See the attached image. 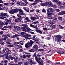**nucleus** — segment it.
Returning <instances> with one entry per match:
<instances>
[{
  "mask_svg": "<svg viewBox=\"0 0 65 65\" xmlns=\"http://www.w3.org/2000/svg\"><path fill=\"white\" fill-rule=\"evenodd\" d=\"M47 10V11L49 12H53V11L54 10H53V9L51 8H48Z\"/></svg>",
  "mask_w": 65,
  "mask_h": 65,
  "instance_id": "obj_11",
  "label": "nucleus"
},
{
  "mask_svg": "<svg viewBox=\"0 0 65 65\" xmlns=\"http://www.w3.org/2000/svg\"><path fill=\"white\" fill-rule=\"evenodd\" d=\"M21 35H24V34H26V33L24 32H21Z\"/></svg>",
  "mask_w": 65,
  "mask_h": 65,
  "instance_id": "obj_57",
  "label": "nucleus"
},
{
  "mask_svg": "<svg viewBox=\"0 0 65 65\" xmlns=\"http://www.w3.org/2000/svg\"><path fill=\"white\" fill-rule=\"evenodd\" d=\"M35 1L34 2V3H32L31 4V5H35V4H37V2H38V1H37V0H35Z\"/></svg>",
  "mask_w": 65,
  "mask_h": 65,
  "instance_id": "obj_18",
  "label": "nucleus"
},
{
  "mask_svg": "<svg viewBox=\"0 0 65 65\" xmlns=\"http://www.w3.org/2000/svg\"><path fill=\"white\" fill-rule=\"evenodd\" d=\"M30 18L31 19V20H35V17H31Z\"/></svg>",
  "mask_w": 65,
  "mask_h": 65,
  "instance_id": "obj_38",
  "label": "nucleus"
},
{
  "mask_svg": "<svg viewBox=\"0 0 65 65\" xmlns=\"http://www.w3.org/2000/svg\"><path fill=\"white\" fill-rule=\"evenodd\" d=\"M25 46L26 48H28L30 47V44L29 43H27L25 45Z\"/></svg>",
  "mask_w": 65,
  "mask_h": 65,
  "instance_id": "obj_16",
  "label": "nucleus"
},
{
  "mask_svg": "<svg viewBox=\"0 0 65 65\" xmlns=\"http://www.w3.org/2000/svg\"><path fill=\"white\" fill-rule=\"evenodd\" d=\"M31 56V55H26V57H27V58H29V57H30Z\"/></svg>",
  "mask_w": 65,
  "mask_h": 65,
  "instance_id": "obj_50",
  "label": "nucleus"
},
{
  "mask_svg": "<svg viewBox=\"0 0 65 65\" xmlns=\"http://www.w3.org/2000/svg\"><path fill=\"white\" fill-rule=\"evenodd\" d=\"M22 26L23 27H21V29H22V31L27 32V30L26 29L28 26V25L26 24H23Z\"/></svg>",
  "mask_w": 65,
  "mask_h": 65,
  "instance_id": "obj_2",
  "label": "nucleus"
},
{
  "mask_svg": "<svg viewBox=\"0 0 65 65\" xmlns=\"http://www.w3.org/2000/svg\"><path fill=\"white\" fill-rule=\"evenodd\" d=\"M37 56L38 57H41V56H42V55L41 54H37Z\"/></svg>",
  "mask_w": 65,
  "mask_h": 65,
  "instance_id": "obj_54",
  "label": "nucleus"
},
{
  "mask_svg": "<svg viewBox=\"0 0 65 65\" xmlns=\"http://www.w3.org/2000/svg\"><path fill=\"white\" fill-rule=\"evenodd\" d=\"M17 46H18V47H19V48H22V47L21 46H20V45H18Z\"/></svg>",
  "mask_w": 65,
  "mask_h": 65,
  "instance_id": "obj_41",
  "label": "nucleus"
},
{
  "mask_svg": "<svg viewBox=\"0 0 65 65\" xmlns=\"http://www.w3.org/2000/svg\"><path fill=\"white\" fill-rule=\"evenodd\" d=\"M62 15L63 14H65V11H62Z\"/></svg>",
  "mask_w": 65,
  "mask_h": 65,
  "instance_id": "obj_58",
  "label": "nucleus"
},
{
  "mask_svg": "<svg viewBox=\"0 0 65 65\" xmlns=\"http://www.w3.org/2000/svg\"><path fill=\"white\" fill-rule=\"evenodd\" d=\"M26 29H27L28 31H30V30H31V29L29 28L26 27Z\"/></svg>",
  "mask_w": 65,
  "mask_h": 65,
  "instance_id": "obj_44",
  "label": "nucleus"
},
{
  "mask_svg": "<svg viewBox=\"0 0 65 65\" xmlns=\"http://www.w3.org/2000/svg\"><path fill=\"white\" fill-rule=\"evenodd\" d=\"M30 44H31V45H32L33 44L34 42H33V41H30L29 43Z\"/></svg>",
  "mask_w": 65,
  "mask_h": 65,
  "instance_id": "obj_23",
  "label": "nucleus"
},
{
  "mask_svg": "<svg viewBox=\"0 0 65 65\" xmlns=\"http://www.w3.org/2000/svg\"><path fill=\"white\" fill-rule=\"evenodd\" d=\"M36 32H38V33H40V34H42V31L38 29H36Z\"/></svg>",
  "mask_w": 65,
  "mask_h": 65,
  "instance_id": "obj_19",
  "label": "nucleus"
},
{
  "mask_svg": "<svg viewBox=\"0 0 65 65\" xmlns=\"http://www.w3.org/2000/svg\"><path fill=\"white\" fill-rule=\"evenodd\" d=\"M26 20L27 21H25L24 22V23H28V22H30V20H29V18L28 17H26L25 18Z\"/></svg>",
  "mask_w": 65,
  "mask_h": 65,
  "instance_id": "obj_12",
  "label": "nucleus"
},
{
  "mask_svg": "<svg viewBox=\"0 0 65 65\" xmlns=\"http://www.w3.org/2000/svg\"><path fill=\"white\" fill-rule=\"evenodd\" d=\"M23 9L26 11V12H29V13H30V12H29V9H26L25 8H23Z\"/></svg>",
  "mask_w": 65,
  "mask_h": 65,
  "instance_id": "obj_22",
  "label": "nucleus"
},
{
  "mask_svg": "<svg viewBox=\"0 0 65 65\" xmlns=\"http://www.w3.org/2000/svg\"><path fill=\"white\" fill-rule=\"evenodd\" d=\"M34 24H36L39 23V22L38 21H36L35 22H33Z\"/></svg>",
  "mask_w": 65,
  "mask_h": 65,
  "instance_id": "obj_40",
  "label": "nucleus"
},
{
  "mask_svg": "<svg viewBox=\"0 0 65 65\" xmlns=\"http://www.w3.org/2000/svg\"><path fill=\"white\" fill-rule=\"evenodd\" d=\"M7 46L8 47H14L12 45H8Z\"/></svg>",
  "mask_w": 65,
  "mask_h": 65,
  "instance_id": "obj_28",
  "label": "nucleus"
},
{
  "mask_svg": "<svg viewBox=\"0 0 65 65\" xmlns=\"http://www.w3.org/2000/svg\"><path fill=\"white\" fill-rule=\"evenodd\" d=\"M63 8H64V6H62L60 7V9H62Z\"/></svg>",
  "mask_w": 65,
  "mask_h": 65,
  "instance_id": "obj_52",
  "label": "nucleus"
},
{
  "mask_svg": "<svg viewBox=\"0 0 65 65\" xmlns=\"http://www.w3.org/2000/svg\"><path fill=\"white\" fill-rule=\"evenodd\" d=\"M55 10L56 12H59L60 11V10L58 9H56Z\"/></svg>",
  "mask_w": 65,
  "mask_h": 65,
  "instance_id": "obj_51",
  "label": "nucleus"
},
{
  "mask_svg": "<svg viewBox=\"0 0 65 65\" xmlns=\"http://www.w3.org/2000/svg\"><path fill=\"white\" fill-rule=\"evenodd\" d=\"M32 39L33 40H34L35 41H38V39L37 38H36L35 36H34L33 38H32Z\"/></svg>",
  "mask_w": 65,
  "mask_h": 65,
  "instance_id": "obj_15",
  "label": "nucleus"
},
{
  "mask_svg": "<svg viewBox=\"0 0 65 65\" xmlns=\"http://www.w3.org/2000/svg\"><path fill=\"white\" fill-rule=\"evenodd\" d=\"M34 17L35 20H36V19H39V17L37 15H36Z\"/></svg>",
  "mask_w": 65,
  "mask_h": 65,
  "instance_id": "obj_30",
  "label": "nucleus"
},
{
  "mask_svg": "<svg viewBox=\"0 0 65 65\" xmlns=\"http://www.w3.org/2000/svg\"><path fill=\"white\" fill-rule=\"evenodd\" d=\"M3 23L2 22H0V27H1V26H3Z\"/></svg>",
  "mask_w": 65,
  "mask_h": 65,
  "instance_id": "obj_29",
  "label": "nucleus"
},
{
  "mask_svg": "<svg viewBox=\"0 0 65 65\" xmlns=\"http://www.w3.org/2000/svg\"><path fill=\"white\" fill-rule=\"evenodd\" d=\"M59 53L60 54H64V52L63 51H59Z\"/></svg>",
  "mask_w": 65,
  "mask_h": 65,
  "instance_id": "obj_42",
  "label": "nucleus"
},
{
  "mask_svg": "<svg viewBox=\"0 0 65 65\" xmlns=\"http://www.w3.org/2000/svg\"><path fill=\"white\" fill-rule=\"evenodd\" d=\"M29 51L30 52H35V50L33 49L30 50H29Z\"/></svg>",
  "mask_w": 65,
  "mask_h": 65,
  "instance_id": "obj_26",
  "label": "nucleus"
},
{
  "mask_svg": "<svg viewBox=\"0 0 65 65\" xmlns=\"http://www.w3.org/2000/svg\"><path fill=\"white\" fill-rule=\"evenodd\" d=\"M50 12L47 11V15L48 17H52V15H54V13H50Z\"/></svg>",
  "mask_w": 65,
  "mask_h": 65,
  "instance_id": "obj_10",
  "label": "nucleus"
},
{
  "mask_svg": "<svg viewBox=\"0 0 65 65\" xmlns=\"http://www.w3.org/2000/svg\"><path fill=\"white\" fill-rule=\"evenodd\" d=\"M3 28L5 29H7V28H8V26H4Z\"/></svg>",
  "mask_w": 65,
  "mask_h": 65,
  "instance_id": "obj_60",
  "label": "nucleus"
},
{
  "mask_svg": "<svg viewBox=\"0 0 65 65\" xmlns=\"http://www.w3.org/2000/svg\"><path fill=\"white\" fill-rule=\"evenodd\" d=\"M52 19L53 20H57V18L55 17H53Z\"/></svg>",
  "mask_w": 65,
  "mask_h": 65,
  "instance_id": "obj_43",
  "label": "nucleus"
},
{
  "mask_svg": "<svg viewBox=\"0 0 65 65\" xmlns=\"http://www.w3.org/2000/svg\"><path fill=\"white\" fill-rule=\"evenodd\" d=\"M28 61H29V62H30V63L31 65H35V63L31 59H28Z\"/></svg>",
  "mask_w": 65,
  "mask_h": 65,
  "instance_id": "obj_8",
  "label": "nucleus"
},
{
  "mask_svg": "<svg viewBox=\"0 0 65 65\" xmlns=\"http://www.w3.org/2000/svg\"><path fill=\"white\" fill-rule=\"evenodd\" d=\"M42 12H43L45 13V12H46V11H45V10L43 9L42 10Z\"/></svg>",
  "mask_w": 65,
  "mask_h": 65,
  "instance_id": "obj_55",
  "label": "nucleus"
},
{
  "mask_svg": "<svg viewBox=\"0 0 65 65\" xmlns=\"http://www.w3.org/2000/svg\"><path fill=\"white\" fill-rule=\"evenodd\" d=\"M18 36H19V35H18L15 34L13 35V36L10 37V38H14L15 37H18Z\"/></svg>",
  "mask_w": 65,
  "mask_h": 65,
  "instance_id": "obj_14",
  "label": "nucleus"
},
{
  "mask_svg": "<svg viewBox=\"0 0 65 65\" xmlns=\"http://www.w3.org/2000/svg\"><path fill=\"white\" fill-rule=\"evenodd\" d=\"M56 37L57 38L58 42H60L61 41V39L62 38V36L60 35H57L56 36Z\"/></svg>",
  "mask_w": 65,
  "mask_h": 65,
  "instance_id": "obj_4",
  "label": "nucleus"
},
{
  "mask_svg": "<svg viewBox=\"0 0 65 65\" xmlns=\"http://www.w3.org/2000/svg\"><path fill=\"white\" fill-rule=\"evenodd\" d=\"M32 35H29V34H27V36L28 37H31V36Z\"/></svg>",
  "mask_w": 65,
  "mask_h": 65,
  "instance_id": "obj_59",
  "label": "nucleus"
},
{
  "mask_svg": "<svg viewBox=\"0 0 65 65\" xmlns=\"http://www.w3.org/2000/svg\"><path fill=\"white\" fill-rule=\"evenodd\" d=\"M0 44L1 45H4V43L3 41H2V42H0Z\"/></svg>",
  "mask_w": 65,
  "mask_h": 65,
  "instance_id": "obj_37",
  "label": "nucleus"
},
{
  "mask_svg": "<svg viewBox=\"0 0 65 65\" xmlns=\"http://www.w3.org/2000/svg\"><path fill=\"white\" fill-rule=\"evenodd\" d=\"M20 5H21V6H26V5L24 3H21V4H20Z\"/></svg>",
  "mask_w": 65,
  "mask_h": 65,
  "instance_id": "obj_24",
  "label": "nucleus"
},
{
  "mask_svg": "<svg viewBox=\"0 0 65 65\" xmlns=\"http://www.w3.org/2000/svg\"><path fill=\"white\" fill-rule=\"evenodd\" d=\"M11 20H8L7 21V22L8 23H9V22H11Z\"/></svg>",
  "mask_w": 65,
  "mask_h": 65,
  "instance_id": "obj_56",
  "label": "nucleus"
},
{
  "mask_svg": "<svg viewBox=\"0 0 65 65\" xmlns=\"http://www.w3.org/2000/svg\"><path fill=\"white\" fill-rule=\"evenodd\" d=\"M48 7H50V6H51V7H55V8L57 7V6H56V5H53V3H52V2L51 1H49V3H48Z\"/></svg>",
  "mask_w": 65,
  "mask_h": 65,
  "instance_id": "obj_5",
  "label": "nucleus"
},
{
  "mask_svg": "<svg viewBox=\"0 0 65 65\" xmlns=\"http://www.w3.org/2000/svg\"><path fill=\"white\" fill-rule=\"evenodd\" d=\"M35 59H36V61H37V62L39 64H41V62H40L39 61V60L38 59V58H37V57H35Z\"/></svg>",
  "mask_w": 65,
  "mask_h": 65,
  "instance_id": "obj_20",
  "label": "nucleus"
},
{
  "mask_svg": "<svg viewBox=\"0 0 65 65\" xmlns=\"http://www.w3.org/2000/svg\"><path fill=\"white\" fill-rule=\"evenodd\" d=\"M56 27V26L55 25H53V26H52V28H53V29H55Z\"/></svg>",
  "mask_w": 65,
  "mask_h": 65,
  "instance_id": "obj_45",
  "label": "nucleus"
},
{
  "mask_svg": "<svg viewBox=\"0 0 65 65\" xmlns=\"http://www.w3.org/2000/svg\"><path fill=\"white\" fill-rule=\"evenodd\" d=\"M1 17H4V13H1Z\"/></svg>",
  "mask_w": 65,
  "mask_h": 65,
  "instance_id": "obj_31",
  "label": "nucleus"
},
{
  "mask_svg": "<svg viewBox=\"0 0 65 65\" xmlns=\"http://www.w3.org/2000/svg\"><path fill=\"white\" fill-rule=\"evenodd\" d=\"M38 48V46L36 45H35L33 46V48Z\"/></svg>",
  "mask_w": 65,
  "mask_h": 65,
  "instance_id": "obj_32",
  "label": "nucleus"
},
{
  "mask_svg": "<svg viewBox=\"0 0 65 65\" xmlns=\"http://www.w3.org/2000/svg\"><path fill=\"white\" fill-rule=\"evenodd\" d=\"M26 57V56L25 55H24L23 56V59H25Z\"/></svg>",
  "mask_w": 65,
  "mask_h": 65,
  "instance_id": "obj_61",
  "label": "nucleus"
},
{
  "mask_svg": "<svg viewBox=\"0 0 65 65\" xmlns=\"http://www.w3.org/2000/svg\"><path fill=\"white\" fill-rule=\"evenodd\" d=\"M17 19L18 21V22H20L21 20L20 19V18H18Z\"/></svg>",
  "mask_w": 65,
  "mask_h": 65,
  "instance_id": "obj_63",
  "label": "nucleus"
},
{
  "mask_svg": "<svg viewBox=\"0 0 65 65\" xmlns=\"http://www.w3.org/2000/svg\"><path fill=\"white\" fill-rule=\"evenodd\" d=\"M18 10L17 9H14L12 10L13 14L16 13H17V12H18Z\"/></svg>",
  "mask_w": 65,
  "mask_h": 65,
  "instance_id": "obj_13",
  "label": "nucleus"
},
{
  "mask_svg": "<svg viewBox=\"0 0 65 65\" xmlns=\"http://www.w3.org/2000/svg\"><path fill=\"white\" fill-rule=\"evenodd\" d=\"M10 58L12 60H13L14 59V58L13 57H12L11 55H10L9 57H6V59H7L8 60H9L10 59Z\"/></svg>",
  "mask_w": 65,
  "mask_h": 65,
  "instance_id": "obj_9",
  "label": "nucleus"
},
{
  "mask_svg": "<svg viewBox=\"0 0 65 65\" xmlns=\"http://www.w3.org/2000/svg\"><path fill=\"white\" fill-rule=\"evenodd\" d=\"M44 50V49H38V52H39V51H43Z\"/></svg>",
  "mask_w": 65,
  "mask_h": 65,
  "instance_id": "obj_49",
  "label": "nucleus"
},
{
  "mask_svg": "<svg viewBox=\"0 0 65 65\" xmlns=\"http://www.w3.org/2000/svg\"><path fill=\"white\" fill-rule=\"evenodd\" d=\"M59 28H60V29H63L64 27H62V26L61 25L59 26Z\"/></svg>",
  "mask_w": 65,
  "mask_h": 65,
  "instance_id": "obj_33",
  "label": "nucleus"
},
{
  "mask_svg": "<svg viewBox=\"0 0 65 65\" xmlns=\"http://www.w3.org/2000/svg\"><path fill=\"white\" fill-rule=\"evenodd\" d=\"M6 16L8 17V15H7V13H4V17H6Z\"/></svg>",
  "mask_w": 65,
  "mask_h": 65,
  "instance_id": "obj_48",
  "label": "nucleus"
},
{
  "mask_svg": "<svg viewBox=\"0 0 65 65\" xmlns=\"http://www.w3.org/2000/svg\"><path fill=\"white\" fill-rule=\"evenodd\" d=\"M15 27H16V30H20V27L16 26H15Z\"/></svg>",
  "mask_w": 65,
  "mask_h": 65,
  "instance_id": "obj_21",
  "label": "nucleus"
},
{
  "mask_svg": "<svg viewBox=\"0 0 65 65\" xmlns=\"http://www.w3.org/2000/svg\"><path fill=\"white\" fill-rule=\"evenodd\" d=\"M19 43H20V42H14V45H15V46H17V45H18V44H19Z\"/></svg>",
  "mask_w": 65,
  "mask_h": 65,
  "instance_id": "obj_25",
  "label": "nucleus"
},
{
  "mask_svg": "<svg viewBox=\"0 0 65 65\" xmlns=\"http://www.w3.org/2000/svg\"><path fill=\"white\" fill-rule=\"evenodd\" d=\"M58 19L60 21H62V18L61 17H58Z\"/></svg>",
  "mask_w": 65,
  "mask_h": 65,
  "instance_id": "obj_34",
  "label": "nucleus"
},
{
  "mask_svg": "<svg viewBox=\"0 0 65 65\" xmlns=\"http://www.w3.org/2000/svg\"><path fill=\"white\" fill-rule=\"evenodd\" d=\"M2 37H4V38H8V37L7 36V35H2Z\"/></svg>",
  "mask_w": 65,
  "mask_h": 65,
  "instance_id": "obj_27",
  "label": "nucleus"
},
{
  "mask_svg": "<svg viewBox=\"0 0 65 65\" xmlns=\"http://www.w3.org/2000/svg\"><path fill=\"white\" fill-rule=\"evenodd\" d=\"M20 12L19 13V14H20V15H25V13L23 12V10L21 9H19L18 10V11Z\"/></svg>",
  "mask_w": 65,
  "mask_h": 65,
  "instance_id": "obj_7",
  "label": "nucleus"
},
{
  "mask_svg": "<svg viewBox=\"0 0 65 65\" xmlns=\"http://www.w3.org/2000/svg\"><path fill=\"white\" fill-rule=\"evenodd\" d=\"M34 11V9H33L30 10V12H33Z\"/></svg>",
  "mask_w": 65,
  "mask_h": 65,
  "instance_id": "obj_46",
  "label": "nucleus"
},
{
  "mask_svg": "<svg viewBox=\"0 0 65 65\" xmlns=\"http://www.w3.org/2000/svg\"><path fill=\"white\" fill-rule=\"evenodd\" d=\"M23 1L25 2V3L26 4H28V2L27 1V0H23Z\"/></svg>",
  "mask_w": 65,
  "mask_h": 65,
  "instance_id": "obj_39",
  "label": "nucleus"
},
{
  "mask_svg": "<svg viewBox=\"0 0 65 65\" xmlns=\"http://www.w3.org/2000/svg\"><path fill=\"white\" fill-rule=\"evenodd\" d=\"M46 3L45 4H42V3L41 4V6H47L48 7V3H49V1H46Z\"/></svg>",
  "mask_w": 65,
  "mask_h": 65,
  "instance_id": "obj_6",
  "label": "nucleus"
},
{
  "mask_svg": "<svg viewBox=\"0 0 65 65\" xmlns=\"http://www.w3.org/2000/svg\"><path fill=\"white\" fill-rule=\"evenodd\" d=\"M30 26L32 28H35V27H34V25H33V24H30Z\"/></svg>",
  "mask_w": 65,
  "mask_h": 65,
  "instance_id": "obj_36",
  "label": "nucleus"
},
{
  "mask_svg": "<svg viewBox=\"0 0 65 65\" xmlns=\"http://www.w3.org/2000/svg\"><path fill=\"white\" fill-rule=\"evenodd\" d=\"M52 1L53 2H55L58 5H62V4H63L62 2H61L60 1H59L58 0H53Z\"/></svg>",
  "mask_w": 65,
  "mask_h": 65,
  "instance_id": "obj_3",
  "label": "nucleus"
},
{
  "mask_svg": "<svg viewBox=\"0 0 65 65\" xmlns=\"http://www.w3.org/2000/svg\"><path fill=\"white\" fill-rule=\"evenodd\" d=\"M9 12L10 13H11V14H13V12L12 11V10L9 11Z\"/></svg>",
  "mask_w": 65,
  "mask_h": 65,
  "instance_id": "obj_35",
  "label": "nucleus"
},
{
  "mask_svg": "<svg viewBox=\"0 0 65 65\" xmlns=\"http://www.w3.org/2000/svg\"><path fill=\"white\" fill-rule=\"evenodd\" d=\"M17 4H19V5H20V2L17 1Z\"/></svg>",
  "mask_w": 65,
  "mask_h": 65,
  "instance_id": "obj_62",
  "label": "nucleus"
},
{
  "mask_svg": "<svg viewBox=\"0 0 65 65\" xmlns=\"http://www.w3.org/2000/svg\"><path fill=\"white\" fill-rule=\"evenodd\" d=\"M3 52L5 53L6 55H7L9 54H10L11 51L8 48H5L3 50Z\"/></svg>",
  "mask_w": 65,
  "mask_h": 65,
  "instance_id": "obj_1",
  "label": "nucleus"
},
{
  "mask_svg": "<svg viewBox=\"0 0 65 65\" xmlns=\"http://www.w3.org/2000/svg\"><path fill=\"white\" fill-rule=\"evenodd\" d=\"M59 15H63V14H62V12H61L60 13H59L58 14Z\"/></svg>",
  "mask_w": 65,
  "mask_h": 65,
  "instance_id": "obj_53",
  "label": "nucleus"
},
{
  "mask_svg": "<svg viewBox=\"0 0 65 65\" xmlns=\"http://www.w3.org/2000/svg\"><path fill=\"white\" fill-rule=\"evenodd\" d=\"M49 22L50 24L51 25H54V24L55 23L54 22V21H51V20H50L49 21Z\"/></svg>",
  "mask_w": 65,
  "mask_h": 65,
  "instance_id": "obj_17",
  "label": "nucleus"
},
{
  "mask_svg": "<svg viewBox=\"0 0 65 65\" xmlns=\"http://www.w3.org/2000/svg\"><path fill=\"white\" fill-rule=\"evenodd\" d=\"M43 30H45L46 31L47 30V28H43Z\"/></svg>",
  "mask_w": 65,
  "mask_h": 65,
  "instance_id": "obj_47",
  "label": "nucleus"
},
{
  "mask_svg": "<svg viewBox=\"0 0 65 65\" xmlns=\"http://www.w3.org/2000/svg\"><path fill=\"white\" fill-rule=\"evenodd\" d=\"M7 37L8 36L9 37H10V35L9 34H7Z\"/></svg>",
  "mask_w": 65,
  "mask_h": 65,
  "instance_id": "obj_64",
  "label": "nucleus"
}]
</instances>
